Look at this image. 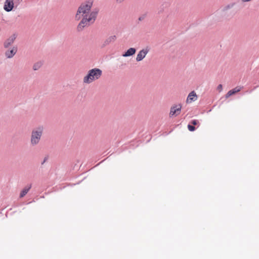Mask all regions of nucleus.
<instances>
[{
    "instance_id": "1",
    "label": "nucleus",
    "mask_w": 259,
    "mask_h": 259,
    "mask_svg": "<svg viewBox=\"0 0 259 259\" xmlns=\"http://www.w3.org/2000/svg\"><path fill=\"white\" fill-rule=\"evenodd\" d=\"M44 128L42 126H38L33 129L30 136V145L35 146L39 144L43 134Z\"/></svg>"
},
{
    "instance_id": "2",
    "label": "nucleus",
    "mask_w": 259,
    "mask_h": 259,
    "mask_svg": "<svg viewBox=\"0 0 259 259\" xmlns=\"http://www.w3.org/2000/svg\"><path fill=\"white\" fill-rule=\"evenodd\" d=\"M102 71L99 68H93L90 70L87 75L83 79V81L85 83L89 84L94 80L98 79L101 76Z\"/></svg>"
},
{
    "instance_id": "3",
    "label": "nucleus",
    "mask_w": 259,
    "mask_h": 259,
    "mask_svg": "<svg viewBox=\"0 0 259 259\" xmlns=\"http://www.w3.org/2000/svg\"><path fill=\"white\" fill-rule=\"evenodd\" d=\"M93 2L90 0L82 3L78 7L77 13L75 15V18L76 20H79L81 18L80 14L88 15L91 11V8L93 6Z\"/></svg>"
},
{
    "instance_id": "4",
    "label": "nucleus",
    "mask_w": 259,
    "mask_h": 259,
    "mask_svg": "<svg viewBox=\"0 0 259 259\" xmlns=\"http://www.w3.org/2000/svg\"><path fill=\"white\" fill-rule=\"evenodd\" d=\"M91 24V21L89 20L88 17V15L83 16L82 20L79 23L77 26V30L78 31H81L85 27L89 26Z\"/></svg>"
},
{
    "instance_id": "5",
    "label": "nucleus",
    "mask_w": 259,
    "mask_h": 259,
    "mask_svg": "<svg viewBox=\"0 0 259 259\" xmlns=\"http://www.w3.org/2000/svg\"><path fill=\"white\" fill-rule=\"evenodd\" d=\"M181 108L182 106L181 104H179L178 105H174L171 107L169 112V116H176L178 115L181 112Z\"/></svg>"
},
{
    "instance_id": "6",
    "label": "nucleus",
    "mask_w": 259,
    "mask_h": 259,
    "mask_svg": "<svg viewBox=\"0 0 259 259\" xmlns=\"http://www.w3.org/2000/svg\"><path fill=\"white\" fill-rule=\"evenodd\" d=\"M149 50L148 47H146L140 51L137 55L136 61L137 62L142 61L146 57Z\"/></svg>"
},
{
    "instance_id": "7",
    "label": "nucleus",
    "mask_w": 259,
    "mask_h": 259,
    "mask_svg": "<svg viewBox=\"0 0 259 259\" xmlns=\"http://www.w3.org/2000/svg\"><path fill=\"white\" fill-rule=\"evenodd\" d=\"M17 34L14 33L8 38L4 42V47L8 49L12 44H13L17 37Z\"/></svg>"
},
{
    "instance_id": "8",
    "label": "nucleus",
    "mask_w": 259,
    "mask_h": 259,
    "mask_svg": "<svg viewBox=\"0 0 259 259\" xmlns=\"http://www.w3.org/2000/svg\"><path fill=\"white\" fill-rule=\"evenodd\" d=\"M14 6V3L13 0H6L5 2L4 9L8 12L11 11Z\"/></svg>"
},
{
    "instance_id": "9",
    "label": "nucleus",
    "mask_w": 259,
    "mask_h": 259,
    "mask_svg": "<svg viewBox=\"0 0 259 259\" xmlns=\"http://www.w3.org/2000/svg\"><path fill=\"white\" fill-rule=\"evenodd\" d=\"M116 38V36L115 35L109 36L103 42L101 45V48H105L106 46L109 45L110 44L114 42Z\"/></svg>"
},
{
    "instance_id": "10",
    "label": "nucleus",
    "mask_w": 259,
    "mask_h": 259,
    "mask_svg": "<svg viewBox=\"0 0 259 259\" xmlns=\"http://www.w3.org/2000/svg\"><path fill=\"white\" fill-rule=\"evenodd\" d=\"M17 47H13L11 50H8L6 51L5 54V56L9 59L13 58L17 52Z\"/></svg>"
},
{
    "instance_id": "11",
    "label": "nucleus",
    "mask_w": 259,
    "mask_h": 259,
    "mask_svg": "<svg viewBox=\"0 0 259 259\" xmlns=\"http://www.w3.org/2000/svg\"><path fill=\"white\" fill-rule=\"evenodd\" d=\"M136 52V49L134 48H130L125 52L122 56L124 57H130L134 55Z\"/></svg>"
},
{
    "instance_id": "12",
    "label": "nucleus",
    "mask_w": 259,
    "mask_h": 259,
    "mask_svg": "<svg viewBox=\"0 0 259 259\" xmlns=\"http://www.w3.org/2000/svg\"><path fill=\"white\" fill-rule=\"evenodd\" d=\"M98 10H96L91 12L89 16V20L91 21V24H93L97 17Z\"/></svg>"
},
{
    "instance_id": "13",
    "label": "nucleus",
    "mask_w": 259,
    "mask_h": 259,
    "mask_svg": "<svg viewBox=\"0 0 259 259\" xmlns=\"http://www.w3.org/2000/svg\"><path fill=\"white\" fill-rule=\"evenodd\" d=\"M241 89V87H237L231 90H230L225 95L226 98H228L231 96L235 94L236 93L239 92L240 91Z\"/></svg>"
},
{
    "instance_id": "14",
    "label": "nucleus",
    "mask_w": 259,
    "mask_h": 259,
    "mask_svg": "<svg viewBox=\"0 0 259 259\" xmlns=\"http://www.w3.org/2000/svg\"><path fill=\"white\" fill-rule=\"evenodd\" d=\"M197 97L196 93L194 91H192L190 93H189L187 99V101L191 102H194L197 100Z\"/></svg>"
},
{
    "instance_id": "15",
    "label": "nucleus",
    "mask_w": 259,
    "mask_h": 259,
    "mask_svg": "<svg viewBox=\"0 0 259 259\" xmlns=\"http://www.w3.org/2000/svg\"><path fill=\"white\" fill-rule=\"evenodd\" d=\"M31 188V185L30 184L29 186H27V187H25L21 192L20 194V197L22 198L29 191V190Z\"/></svg>"
},
{
    "instance_id": "16",
    "label": "nucleus",
    "mask_w": 259,
    "mask_h": 259,
    "mask_svg": "<svg viewBox=\"0 0 259 259\" xmlns=\"http://www.w3.org/2000/svg\"><path fill=\"white\" fill-rule=\"evenodd\" d=\"M236 4V2H233L229 4L227 6L223 7V8L222 9V11L223 12H226L229 9L232 8Z\"/></svg>"
},
{
    "instance_id": "17",
    "label": "nucleus",
    "mask_w": 259,
    "mask_h": 259,
    "mask_svg": "<svg viewBox=\"0 0 259 259\" xmlns=\"http://www.w3.org/2000/svg\"><path fill=\"white\" fill-rule=\"evenodd\" d=\"M42 65V62H41V61L37 62L33 64V65L32 66V69L34 71L38 70V69H39L41 68Z\"/></svg>"
},
{
    "instance_id": "18",
    "label": "nucleus",
    "mask_w": 259,
    "mask_h": 259,
    "mask_svg": "<svg viewBox=\"0 0 259 259\" xmlns=\"http://www.w3.org/2000/svg\"><path fill=\"white\" fill-rule=\"evenodd\" d=\"M188 128L189 131L190 132H193L196 129L194 125H193L192 124H191L190 123V124H189L188 125Z\"/></svg>"
},
{
    "instance_id": "19",
    "label": "nucleus",
    "mask_w": 259,
    "mask_h": 259,
    "mask_svg": "<svg viewBox=\"0 0 259 259\" xmlns=\"http://www.w3.org/2000/svg\"><path fill=\"white\" fill-rule=\"evenodd\" d=\"M190 123L194 126V125H196L197 124H198L199 123V121L197 119H193L190 121Z\"/></svg>"
},
{
    "instance_id": "20",
    "label": "nucleus",
    "mask_w": 259,
    "mask_h": 259,
    "mask_svg": "<svg viewBox=\"0 0 259 259\" xmlns=\"http://www.w3.org/2000/svg\"><path fill=\"white\" fill-rule=\"evenodd\" d=\"M146 16V14H143L142 16H140L138 18L139 21H141L143 20L145 18Z\"/></svg>"
},
{
    "instance_id": "21",
    "label": "nucleus",
    "mask_w": 259,
    "mask_h": 259,
    "mask_svg": "<svg viewBox=\"0 0 259 259\" xmlns=\"http://www.w3.org/2000/svg\"><path fill=\"white\" fill-rule=\"evenodd\" d=\"M48 158L49 156L48 155L46 156L44 159V160L41 162V164L43 165L48 160Z\"/></svg>"
},
{
    "instance_id": "22",
    "label": "nucleus",
    "mask_w": 259,
    "mask_h": 259,
    "mask_svg": "<svg viewBox=\"0 0 259 259\" xmlns=\"http://www.w3.org/2000/svg\"><path fill=\"white\" fill-rule=\"evenodd\" d=\"M223 89V86L221 84H220L219 85H218V87H217V90L218 91H219L220 92H221Z\"/></svg>"
},
{
    "instance_id": "23",
    "label": "nucleus",
    "mask_w": 259,
    "mask_h": 259,
    "mask_svg": "<svg viewBox=\"0 0 259 259\" xmlns=\"http://www.w3.org/2000/svg\"><path fill=\"white\" fill-rule=\"evenodd\" d=\"M1 31V28L0 27V31Z\"/></svg>"
}]
</instances>
